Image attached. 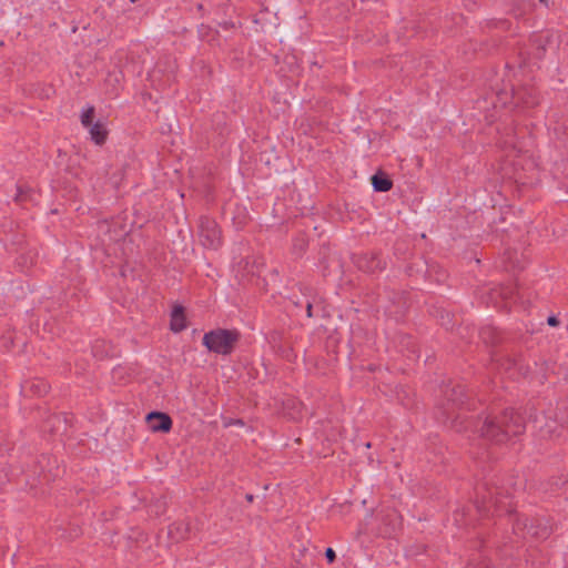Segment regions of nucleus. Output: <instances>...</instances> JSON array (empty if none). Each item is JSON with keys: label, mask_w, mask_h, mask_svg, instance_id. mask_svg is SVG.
I'll return each instance as SVG.
<instances>
[{"label": "nucleus", "mask_w": 568, "mask_h": 568, "mask_svg": "<svg viewBox=\"0 0 568 568\" xmlns=\"http://www.w3.org/2000/svg\"><path fill=\"white\" fill-rule=\"evenodd\" d=\"M443 394L446 403L438 406V420L444 424L450 422L457 432L471 430L480 437L496 443H503L509 437L519 436L525 432L524 418L514 409H506L500 418H496L491 414L479 416L476 420L464 419L460 415L454 416L456 408L462 409L467 406L469 409L468 397L463 385L445 386Z\"/></svg>", "instance_id": "nucleus-1"}, {"label": "nucleus", "mask_w": 568, "mask_h": 568, "mask_svg": "<svg viewBox=\"0 0 568 568\" xmlns=\"http://www.w3.org/2000/svg\"><path fill=\"white\" fill-rule=\"evenodd\" d=\"M239 339L236 331L216 328L204 334L203 345L219 355H229L233 352Z\"/></svg>", "instance_id": "nucleus-2"}, {"label": "nucleus", "mask_w": 568, "mask_h": 568, "mask_svg": "<svg viewBox=\"0 0 568 568\" xmlns=\"http://www.w3.org/2000/svg\"><path fill=\"white\" fill-rule=\"evenodd\" d=\"M199 237L205 248L217 250L221 245V231L217 223L209 216H201L199 220Z\"/></svg>", "instance_id": "nucleus-3"}, {"label": "nucleus", "mask_w": 568, "mask_h": 568, "mask_svg": "<svg viewBox=\"0 0 568 568\" xmlns=\"http://www.w3.org/2000/svg\"><path fill=\"white\" fill-rule=\"evenodd\" d=\"M146 420L153 432H169L172 427V419L165 413L151 412L146 415Z\"/></svg>", "instance_id": "nucleus-4"}, {"label": "nucleus", "mask_w": 568, "mask_h": 568, "mask_svg": "<svg viewBox=\"0 0 568 568\" xmlns=\"http://www.w3.org/2000/svg\"><path fill=\"white\" fill-rule=\"evenodd\" d=\"M187 327L184 307L175 305L171 311L170 329L173 333H181Z\"/></svg>", "instance_id": "nucleus-5"}, {"label": "nucleus", "mask_w": 568, "mask_h": 568, "mask_svg": "<svg viewBox=\"0 0 568 568\" xmlns=\"http://www.w3.org/2000/svg\"><path fill=\"white\" fill-rule=\"evenodd\" d=\"M88 129L90 138L95 144L101 145L105 142L108 131L103 123L98 121L95 123L90 124Z\"/></svg>", "instance_id": "nucleus-6"}, {"label": "nucleus", "mask_w": 568, "mask_h": 568, "mask_svg": "<svg viewBox=\"0 0 568 568\" xmlns=\"http://www.w3.org/2000/svg\"><path fill=\"white\" fill-rule=\"evenodd\" d=\"M357 266L361 270H364L365 272H368V273H374L377 270L383 268L381 260L374 255H372L371 257L365 255L364 257L359 258L357 262Z\"/></svg>", "instance_id": "nucleus-7"}, {"label": "nucleus", "mask_w": 568, "mask_h": 568, "mask_svg": "<svg viewBox=\"0 0 568 568\" xmlns=\"http://www.w3.org/2000/svg\"><path fill=\"white\" fill-rule=\"evenodd\" d=\"M373 189L376 192H387L392 189L393 183L389 179L375 174L372 176Z\"/></svg>", "instance_id": "nucleus-8"}, {"label": "nucleus", "mask_w": 568, "mask_h": 568, "mask_svg": "<svg viewBox=\"0 0 568 568\" xmlns=\"http://www.w3.org/2000/svg\"><path fill=\"white\" fill-rule=\"evenodd\" d=\"M28 200H33L31 189L22 185H17L14 201L19 203H24Z\"/></svg>", "instance_id": "nucleus-9"}, {"label": "nucleus", "mask_w": 568, "mask_h": 568, "mask_svg": "<svg viewBox=\"0 0 568 568\" xmlns=\"http://www.w3.org/2000/svg\"><path fill=\"white\" fill-rule=\"evenodd\" d=\"M94 113V108L92 105H87L82 109L80 114L81 124L84 128H89L92 124V116Z\"/></svg>", "instance_id": "nucleus-10"}, {"label": "nucleus", "mask_w": 568, "mask_h": 568, "mask_svg": "<svg viewBox=\"0 0 568 568\" xmlns=\"http://www.w3.org/2000/svg\"><path fill=\"white\" fill-rule=\"evenodd\" d=\"M489 505L494 506L496 513H501L504 510L503 501L494 496L493 493H490Z\"/></svg>", "instance_id": "nucleus-11"}, {"label": "nucleus", "mask_w": 568, "mask_h": 568, "mask_svg": "<svg viewBox=\"0 0 568 568\" xmlns=\"http://www.w3.org/2000/svg\"><path fill=\"white\" fill-rule=\"evenodd\" d=\"M244 425H245L244 420L240 419V418H227V419H224V426L225 427H231V426L243 427Z\"/></svg>", "instance_id": "nucleus-12"}, {"label": "nucleus", "mask_w": 568, "mask_h": 568, "mask_svg": "<svg viewBox=\"0 0 568 568\" xmlns=\"http://www.w3.org/2000/svg\"><path fill=\"white\" fill-rule=\"evenodd\" d=\"M325 558L327 559V561L329 564H333L336 559V554L335 551L333 550V548L328 547L326 550H325Z\"/></svg>", "instance_id": "nucleus-13"}, {"label": "nucleus", "mask_w": 568, "mask_h": 568, "mask_svg": "<svg viewBox=\"0 0 568 568\" xmlns=\"http://www.w3.org/2000/svg\"><path fill=\"white\" fill-rule=\"evenodd\" d=\"M547 323L550 325V326H557L558 325V320L556 316L551 315L547 318Z\"/></svg>", "instance_id": "nucleus-14"}, {"label": "nucleus", "mask_w": 568, "mask_h": 568, "mask_svg": "<svg viewBox=\"0 0 568 568\" xmlns=\"http://www.w3.org/2000/svg\"><path fill=\"white\" fill-rule=\"evenodd\" d=\"M306 311H307V316L311 317L312 316V304L310 302L307 303Z\"/></svg>", "instance_id": "nucleus-15"}, {"label": "nucleus", "mask_w": 568, "mask_h": 568, "mask_svg": "<svg viewBox=\"0 0 568 568\" xmlns=\"http://www.w3.org/2000/svg\"><path fill=\"white\" fill-rule=\"evenodd\" d=\"M548 535H549V531L547 530V528H545V529L542 530V532L540 534V537H541V538H546V537H548Z\"/></svg>", "instance_id": "nucleus-16"}, {"label": "nucleus", "mask_w": 568, "mask_h": 568, "mask_svg": "<svg viewBox=\"0 0 568 568\" xmlns=\"http://www.w3.org/2000/svg\"><path fill=\"white\" fill-rule=\"evenodd\" d=\"M246 499H247L248 501H252V500H253V495H250V494H248V495H246Z\"/></svg>", "instance_id": "nucleus-17"}, {"label": "nucleus", "mask_w": 568, "mask_h": 568, "mask_svg": "<svg viewBox=\"0 0 568 568\" xmlns=\"http://www.w3.org/2000/svg\"><path fill=\"white\" fill-rule=\"evenodd\" d=\"M540 2H544L545 0H539Z\"/></svg>", "instance_id": "nucleus-18"}]
</instances>
